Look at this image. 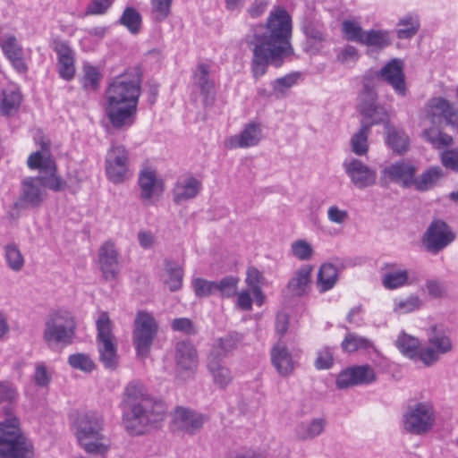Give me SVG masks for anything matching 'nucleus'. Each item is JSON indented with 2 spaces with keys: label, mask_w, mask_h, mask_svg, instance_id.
Returning a JSON list of instances; mask_svg holds the SVG:
<instances>
[{
  "label": "nucleus",
  "mask_w": 458,
  "mask_h": 458,
  "mask_svg": "<svg viewBox=\"0 0 458 458\" xmlns=\"http://www.w3.org/2000/svg\"><path fill=\"white\" fill-rule=\"evenodd\" d=\"M291 38L292 20L282 7L270 13L265 25L253 28L246 42L252 51L250 68L255 79L266 74L269 64L279 68L294 54Z\"/></svg>",
  "instance_id": "1"
},
{
  "label": "nucleus",
  "mask_w": 458,
  "mask_h": 458,
  "mask_svg": "<svg viewBox=\"0 0 458 458\" xmlns=\"http://www.w3.org/2000/svg\"><path fill=\"white\" fill-rule=\"evenodd\" d=\"M120 406L123 428L132 437L144 436L159 428L166 414L165 403L152 396L138 380L125 386Z\"/></svg>",
  "instance_id": "2"
},
{
  "label": "nucleus",
  "mask_w": 458,
  "mask_h": 458,
  "mask_svg": "<svg viewBox=\"0 0 458 458\" xmlns=\"http://www.w3.org/2000/svg\"><path fill=\"white\" fill-rule=\"evenodd\" d=\"M140 84L138 70L126 71L109 81L105 94L104 111L113 128L123 130L135 123Z\"/></svg>",
  "instance_id": "3"
},
{
  "label": "nucleus",
  "mask_w": 458,
  "mask_h": 458,
  "mask_svg": "<svg viewBox=\"0 0 458 458\" xmlns=\"http://www.w3.org/2000/svg\"><path fill=\"white\" fill-rule=\"evenodd\" d=\"M104 426L103 416L96 411H89L77 417L75 437L87 454L105 456L109 451L111 444L104 434Z\"/></svg>",
  "instance_id": "4"
},
{
  "label": "nucleus",
  "mask_w": 458,
  "mask_h": 458,
  "mask_svg": "<svg viewBox=\"0 0 458 458\" xmlns=\"http://www.w3.org/2000/svg\"><path fill=\"white\" fill-rule=\"evenodd\" d=\"M7 418L0 421V458H34L32 442L22 433L12 408H4Z\"/></svg>",
  "instance_id": "5"
},
{
  "label": "nucleus",
  "mask_w": 458,
  "mask_h": 458,
  "mask_svg": "<svg viewBox=\"0 0 458 458\" xmlns=\"http://www.w3.org/2000/svg\"><path fill=\"white\" fill-rule=\"evenodd\" d=\"M76 324L73 317L65 310H53L44 322L43 341L48 348L69 345L75 335Z\"/></svg>",
  "instance_id": "6"
},
{
  "label": "nucleus",
  "mask_w": 458,
  "mask_h": 458,
  "mask_svg": "<svg viewBox=\"0 0 458 458\" xmlns=\"http://www.w3.org/2000/svg\"><path fill=\"white\" fill-rule=\"evenodd\" d=\"M96 326L98 360L105 369L115 370L119 366V355L115 337L112 333V323L107 312L103 311L99 314Z\"/></svg>",
  "instance_id": "7"
},
{
  "label": "nucleus",
  "mask_w": 458,
  "mask_h": 458,
  "mask_svg": "<svg viewBox=\"0 0 458 458\" xmlns=\"http://www.w3.org/2000/svg\"><path fill=\"white\" fill-rule=\"evenodd\" d=\"M435 421V410L430 402L409 404L403 414V429L412 435L421 436L428 433Z\"/></svg>",
  "instance_id": "8"
},
{
  "label": "nucleus",
  "mask_w": 458,
  "mask_h": 458,
  "mask_svg": "<svg viewBox=\"0 0 458 458\" xmlns=\"http://www.w3.org/2000/svg\"><path fill=\"white\" fill-rule=\"evenodd\" d=\"M158 332V324L148 311L137 312L132 330V343L137 356L145 359L148 356L153 342Z\"/></svg>",
  "instance_id": "9"
},
{
  "label": "nucleus",
  "mask_w": 458,
  "mask_h": 458,
  "mask_svg": "<svg viewBox=\"0 0 458 458\" xmlns=\"http://www.w3.org/2000/svg\"><path fill=\"white\" fill-rule=\"evenodd\" d=\"M428 346L420 350L419 360L427 367H430L453 350L452 340L443 326L432 325L426 330Z\"/></svg>",
  "instance_id": "10"
},
{
  "label": "nucleus",
  "mask_w": 458,
  "mask_h": 458,
  "mask_svg": "<svg viewBox=\"0 0 458 458\" xmlns=\"http://www.w3.org/2000/svg\"><path fill=\"white\" fill-rule=\"evenodd\" d=\"M170 417V431L177 436H194L208 421V415L184 406H176Z\"/></svg>",
  "instance_id": "11"
},
{
  "label": "nucleus",
  "mask_w": 458,
  "mask_h": 458,
  "mask_svg": "<svg viewBox=\"0 0 458 458\" xmlns=\"http://www.w3.org/2000/svg\"><path fill=\"white\" fill-rule=\"evenodd\" d=\"M357 109L362 116L360 124L370 130L374 125L389 123L386 109L377 103V91L367 83L363 84Z\"/></svg>",
  "instance_id": "12"
},
{
  "label": "nucleus",
  "mask_w": 458,
  "mask_h": 458,
  "mask_svg": "<svg viewBox=\"0 0 458 458\" xmlns=\"http://www.w3.org/2000/svg\"><path fill=\"white\" fill-rule=\"evenodd\" d=\"M452 228L441 219H434L422 235V244L431 254H437L455 240Z\"/></svg>",
  "instance_id": "13"
},
{
  "label": "nucleus",
  "mask_w": 458,
  "mask_h": 458,
  "mask_svg": "<svg viewBox=\"0 0 458 458\" xmlns=\"http://www.w3.org/2000/svg\"><path fill=\"white\" fill-rule=\"evenodd\" d=\"M106 174L114 184L123 182L129 170V154L123 145H113L107 151L105 161Z\"/></svg>",
  "instance_id": "14"
},
{
  "label": "nucleus",
  "mask_w": 458,
  "mask_h": 458,
  "mask_svg": "<svg viewBox=\"0 0 458 458\" xmlns=\"http://www.w3.org/2000/svg\"><path fill=\"white\" fill-rule=\"evenodd\" d=\"M375 76L391 86L398 96L405 97L407 95L408 89L402 59H391L379 71L376 72Z\"/></svg>",
  "instance_id": "15"
},
{
  "label": "nucleus",
  "mask_w": 458,
  "mask_h": 458,
  "mask_svg": "<svg viewBox=\"0 0 458 458\" xmlns=\"http://www.w3.org/2000/svg\"><path fill=\"white\" fill-rule=\"evenodd\" d=\"M376 378V373L369 365L352 366L338 374L335 385L338 389H346L354 386L369 385Z\"/></svg>",
  "instance_id": "16"
},
{
  "label": "nucleus",
  "mask_w": 458,
  "mask_h": 458,
  "mask_svg": "<svg viewBox=\"0 0 458 458\" xmlns=\"http://www.w3.org/2000/svg\"><path fill=\"white\" fill-rule=\"evenodd\" d=\"M343 167L352 183L359 189H365L376 183L377 172L356 157L345 159Z\"/></svg>",
  "instance_id": "17"
},
{
  "label": "nucleus",
  "mask_w": 458,
  "mask_h": 458,
  "mask_svg": "<svg viewBox=\"0 0 458 458\" xmlns=\"http://www.w3.org/2000/svg\"><path fill=\"white\" fill-rule=\"evenodd\" d=\"M46 198V192L36 177H26L21 184V193L14 207L20 209L35 208L41 206Z\"/></svg>",
  "instance_id": "18"
},
{
  "label": "nucleus",
  "mask_w": 458,
  "mask_h": 458,
  "mask_svg": "<svg viewBox=\"0 0 458 458\" xmlns=\"http://www.w3.org/2000/svg\"><path fill=\"white\" fill-rule=\"evenodd\" d=\"M210 67L200 63L197 65L192 75V85L202 96L205 106H212L216 101V90L214 81L209 77Z\"/></svg>",
  "instance_id": "19"
},
{
  "label": "nucleus",
  "mask_w": 458,
  "mask_h": 458,
  "mask_svg": "<svg viewBox=\"0 0 458 458\" xmlns=\"http://www.w3.org/2000/svg\"><path fill=\"white\" fill-rule=\"evenodd\" d=\"M119 254L114 243L111 241L104 242L98 250V265L102 276L106 281L117 278L120 272Z\"/></svg>",
  "instance_id": "20"
},
{
  "label": "nucleus",
  "mask_w": 458,
  "mask_h": 458,
  "mask_svg": "<svg viewBox=\"0 0 458 458\" xmlns=\"http://www.w3.org/2000/svg\"><path fill=\"white\" fill-rule=\"evenodd\" d=\"M417 169L407 160H399L386 166L381 174L382 179L387 178L393 182L400 183L403 187L413 186Z\"/></svg>",
  "instance_id": "21"
},
{
  "label": "nucleus",
  "mask_w": 458,
  "mask_h": 458,
  "mask_svg": "<svg viewBox=\"0 0 458 458\" xmlns=\"http://www.w3.org/2000/svg\"><path fill=\"white\" fill-rule=\"evenodd\" d=\"M175 369L179 376L191 373L198 364V353L189 341H180L174 347Z\"/></svg>",
  "instance_id": "22"
},
{
  "label": "nucleus",
  "mask_w": 458,
  "mask_h": 458,
  "mask_svg": "<svg viewBox=\"0 0 458 458\" xmlns=\"http://www.w3.org/2000/svg\"><path fill=\"white\" fill-rule=\"evenodd\" d=\"M202 189V183L199 180L191 174L181 177L175 182L172 194L173 201L179 205L196 198Z\"/></svg>",
  "instance_id": "23"
},
{
  "label": "nucleus",
  "mask_w": 458,
  "mask_h": 458,
  "mask_svg": "<svg viewBox=\"0 0 458 458\" xmlns=\"http://www.w3.org/2000/svg\"><path fill=\"white\" fill-rule=\"evenodd\" d=\"M262 139V131L258 123H249L243 130L225 141L228 148H246L257 146Z\"/></svg>",
  "instance_id": "24"
},
{
  "label": "nucleus",
  "mask_w": 458,
  "mask_h": 458,
  "mask_svg": "<svg viewBox=\"0 0 458 458\" xmlns=\"http://www.w3.org/2000/svg\"><path fill=\"white\" fill-rule=\"evenodd\" d=\"M243 340V335L237 332H230L223 337L216 339L212 344L208 358L223 360L232 352L236 350Z\"/></svg>",
  "instance_id": "25"
},
{
  "label": "nucleus",
  "mask_w": 458,
  "mask_h": 458,
  "mask_svg": "<svg viewBox=\"0 0 458 458\" xmlns=\"http://www.w3.org/2000/svg\"><path fill=\"white\" fill-rule=\"evenodd\" d=\"M58 57V72L62 79L70 81L74 77V54L66 42L56 41L54 47Z\"/></svg>",
  "instance_id": "26"
},
{
  "label": "nucleus",
  "mask_w": 458,
  "mask_h": 458,
  "mask_svg": "<svg viewBox=\"0 0 458 458\" xmlns=\"http://www.w3.org/2000/svg\"><path fill=\"white\" fill-rule=\"evenodd\" d=\"M271 362L277 373L288 377L294 370V362L288 348L283 343H277L270 352Z\"/></svg>",
  "instance_id": "27"
},
{
  "label": "nucleus",
  "mask_w": 458,
  "mask_h": 458,
  "mask_svg": "<svg viewBox=\"0 0 458 458\" xmlns=\"http://www.w3.org/2000/svg\"><path fill=\"white\" fill-rule=\"evenodd\" d=\"M138 184L140 190V199L144 204H149L162 182L157 179L155 170L145 167L139 174Z\"/></svg>",
  "instance_id": "28"
},
{
  "label": "nucleus",
  "mask_w": 458,
  "mask_h": 458,
  "mask_svg": "<svg viewBox=\"0 0 458 458\" xmlns=\"http://www.w3.org/2000/svg\"><path fill=\"white\" fill-rule=\"evenodd\" d=\"M312 267L303 265L297 269L286 285L289 295L301 297L307 293V289L311 282Z\"/></svg>",
  "instance_id": "29"
},
{
  "label": "nucleus",
  "mask_w": 458,
  "mask_h": 458,
  "mask_svg": "<svg viewBox=\"0 0 458 458\" xmlns=\"http://www.w3.org/2000/svg\"><path fill=\"white\" fill-rule=\"evenodd\" d=\"M4 55L19 72H25L27 66L23 60V51L14 36H7L0 42Z\"/></svg>",
  "instance_id": "30"
},
{
  "label": "nucleus",
  "mask_w": 458,
  "mask_h": 458,
  "mask_svg": "<svg viewBox=\"0 0 458 458\" xmlns=\"http://www.w3.org/2000/svg\"><path fill=\"white\" fill-rule=\"evenodd\" d=\"M386 143L393 152L402 155L408 151L410 140L404 131L397 129L390 123L385 124Z\"/></svg>",
  "instance_id": "31"
},
{
  "label": "nucleus",
  "mask_w": 458,
  "mask_h": 458,
  "mask_svg": "<svg viewBox=\"0 0 458 458\" xmlns=\"http://www.w3.org/2000/svg\"><path fill=\"white\" fill-rule=\"evenodd\" d=\"M445 176L442 167L429 166L419 176H415L413 186L419 191H427L432 189Z\"/></svg>",
  "instance_id": "32"
},
{
  "label": "nucleus",
  "mask_w": 458,
  "mask_h": 458,
  "mask_svg": "<svg viewBox=\"0 0 458 458\" xmlns=\"http://www.w3.org/2000/svg\"><path fill=\"white\" fill-rule=\"evenodd\" d=\"M207 368L213 377L214 383L225 389L233 380L231 370L223 363V360L207 358Z\"/></svg>",
  "instance_id": "33"
},
{
  "label": "nucleus",
  "mask_w": 458,
  "mask_h": 458,
  "mask_svg": "<svg viewBox=\"0 0 458 458\" xmlns=\"http://www.w3.org/2000/svg\"><path fill=\"white\" fill-rule=\"evenodd\" d=\"M163 282L171 292H176L182 286L183 270L176 262L165 259L164 261Z\"/></svg>",
  "instance_id": "34"
},
{
  "label": "nucleus",
  "mask_w": 458,
  "mask_h": 458,
  "mask_svg": "<svg viewBox=\"0 0 458 458\" xmlns=\"http://www.w3.org/2000/svg\"><path fill=\"white\" fill-rule=\"evenodd\" d=\"M451 104L450 101L442 97L428 99L425 106L426 118L431 123H436L441 120L444 121Z\"/></svg>",
  "instance_id": "35"
},
{
  "label": "nucleus",
  "mask_w": 458,
  "mask_h": 458,
  "mask_svg": "<svg viewBox=\"0 0 458 458\" xmlns=\"http://www.w3.org/2000/svg\"><path fill=\"white\" fill-rule=\"evenodd\" d=\"M386 269L387 271L382 276V284L385 288L394 290L410 284L407 270L395 268L394 264H386Z\"/></svg>",
  "instance_id": "36"
},
{
  "label": "nucleus",
  "mask_w": 458,
  "mask_h": 458,
  "mask_svg": "<svg viewBox=\"0 0 458 458\" xmlns=\"http://www.w3.org/2000/svg\"><path fill=\"white\" fill-rule=\"evenodd\" d=\"M338 280V271L336 267L331 263L321 265L317 279V285L320 293L331 290Z\"/></svg>",
  "instance_id": "37"
},
{
  "label": "nucleus",
  "mask_w": 458,
  "mask_h": 458,
  "mask_svg": "<svg viewBox=\"0 0 458 458\" xmlns=\"http://www.w3.org/2000/svg\"><path fill=\"white\" fill-rule=\"evenodd\" d=\"M420 340L417 337L410 335L404 332L401 333L395 341L398 350L407 358L419 360Z\"/></svg>",
  "instance_id": "38"
},
{
  "label": "nucleus",
  "mask_w": 458,
  "mask_h": 458,
  "mask_svg": "<svg viewBox=\"0 0 458 458\" xmlns=\"http://www.w3.org/2000/svg\"><path fill=\"white\" fill-rule=\"evenodd\" d=\"M370 131L367 125L360 124L359 130L352 136L350 147L352 152L356 156L362 157L368 154Z\"/></svg>",
  "instance_id": "39"
},
{
  "label": "nucleus",
  "mask_w": 458,
  "mask_h": 458,
  "mask_svg": "<svg viewBox=\"0 0 458 458\" xmlns=\"http://www.w3.org/2000/svg\"><path fill=\"white\" fill-rule=\"evenodd\" d=\"M326 420L322 418L313 419L310 422H301L296 427V434L300 439H312L319 436L325 429Z\"/></svg>",
  "instance_id": "40"
},
{
  "label": "nucleus",
  "mask_w": 458,
  "mask_h": 458,
  "mask_svg": "<svg viewBox=\"0 0 458 458\" xmlns=\"http://www.w3.org/2000/svg\"><path fill=\"white\" fill-rule=\"evenodd\" d=\"M341 347L345 352H353L356 351H369L374 349V344L369 338L354 333H348L343 340Z\"/></svg>",
  "instance_id": "41"
},
{
  "label": "nucleus",
  "mask_w": 458,
  "mask_h": 458,
  "mask_svg": "<svg viewBox=\"0 0 458 458\" xmlns=\"http://www.w3.org/2000/svg\"><path fill=\"white\" fill-rule=\"evenodd\" d=\"M117 22L125 27L131 34L136 35L140 30L142 17L134 7L127 6Z\"/></svg>",
  "instance_id": "42"
},
{
  "label": "nucleus",
  "mask_w": 458,
  "mask_h": 458,
  "mask_svg": "<svg viewBox=\"0 0 458 458\" xmlns=\"http://www.w3.org/2000/svg\"><path fill=\"white\" fill-rule=\"evenodd\" d=\"M396 36L400 39H409L417 34L420 29V21L417 15L408 14L399 20Z\"/></svg>",
  "instance_id": "43"
},
{
  "label": "nucleus",
  "mask_w": 458,
  "mask_h": 458,
  "mask_svg": "<svg viewBox=\"0 0 458 458\" xmlns=\"http://www.w3.org/2000/svg\"><path fill=\"white\" fill-rule=\"evenodd\" d=\"M391 44L389 34L385 30H370L364 34L361 45L382 50Z\"/></svg>",
  "instance_id": "44"
},
{
  "label": "nucleus",
  "mask_w": 458,
  "mask_h": 458,
  "mask_svg": "<svg viewBox=\"0 0 458 458\" xmlns=\"http://www.w3.org/2000/svg\"><path fill=\"white\" fill-rule=\"evenodd\" d=\"M301 30L307 38L309 44L321 43L326 40L324 26L318 21L306 20Z\"/></svg>",
  "instance_id": "45"
},
{
  "label": "nucleus",
  "mask_w": 458,
  "mask_h": 458,
  "mask_svg": "<svg viewBox=\"0 0 458 458\" xmlns=\"http://www.w3.org/2000/svg\"><path fill=\"white\" fill-rule=\"evenodd\" d=\"M240 278L234 276H227L219 281H216V293L222 298H232L237 294Z\"/></svg>",
  "instance_id": "46"
},
{
  "label": "nucleus",
  "mask_w": 458,
  "mask_h": 458,
  "mask_svg": "<svg viewBox=\"0 0 458 458\" xmlns=\"http://www.w3.org/2000/svg\"><path fill=\"white\" fill-rule=\"evenodd\" d=\"M21 101V96L16 90H4L3 91L2 98H0V111L4 115H9L13 111H16Z\"/></svg>",
  "instance_id": "47"
},
{
  "label": "nucleus",
  "mask_w": 458,
  "mask_h": 458,
  "mask_svg": "<svg viewBox=\"0 0 458 458\" xmlns=\"http://www.w3.org/2000/svg\"><path fill=\"white\" fill-rule=\"evenodd\" d=\"M4 258L9 268L18 272L21 270L24 265L23 256L15 243H9L4 246Z\"/></svg>",
  "instance_id": "48"
},
{
  "label": "nucleus",
  "mask_w": 458,
  "mask_h": 458,
  "mask_svg": "<svg viewBox=\"0 0 458 458\" xmlns=\"http://www.w3.org/2000/svg\"><path fill=\"white\" fill-rule=\"evenodd\" d=\"M299 77V72H293L273 81L271 86L275 96L277 98L284 97L286 91L296 84Z\"/></svg>",
  "instance_id": "49"
},
{
  "label": "nucleus",
  "mask_w": 458,
  "mask_h": 458,
  "mask_svg": "<svg viewBox=\"0 0 458 458\" xmlns=\"http://www.w3.org/2000/svg\"><path fill=\"white\" fill-rule=\"evenodd\" d=\"M48 174L37 176L39 184L42 187L48 188L53 191H60L66 186V182L59 176L56 175V167L53 170L46 171Z\"/></svg>",
  "instance_id": "50"
},
{
  "label": "nucleus",
  "mask_w": 458,
  "mask_h": 458,
  "mask_svg": "<svg viewBox=\"0 0 458 458\" xmlns=\"http://www.w3.org/2000/svg\"><path fill=\"white\" fill-rule=\"evenodd\" d=\"M191 285L199 298L208 297L216 293V281H208L200 277L193 278Z\"/></svg>",
  "instance_id": "51"
},
{
  "label": "nucleus",
  "mask_w": 458,
  "mask_h": 458,
  "mask_svg": "<svg viewBox=\"0 0 458 458\" xmlns=\"http://www.w3.org/2000/svg\"><path fill=\"white\" fill-rule=\"evenodd\" d=\"M342 26L346 40L361 44L366 31L358 23L352 21H344Z\"/></svg>",
  "instance_id": "52"
},
{
  "label": "nucleus",
  "mask_w": 458,
  "mask_h": 458,
  "mask_svg": "<svg viewBox=\"0 0 458 458\" xmlns=\"http://www.w3.org/2000/svg\"><path fill=\"white\" fill-rule=\"evenodd\" d=\"M68 363L72 368L84 372H91L95 368L94 361L85 353L70 355Z\"/></svg>",
  "instance_id": "53"
},
{
  "label": "nucleus",
  "mask_w": 458,
  "mask_h": 458,
  "mask_svg": "<svg viewBox=\"0 0 458 458\" xmlns=\"http://www.w3.org/2000/svg\"><path fill=\"white\" fill-rule=\"evenodd\" d=\"M27 164L30 169H40L44 171L55 169V165L53 160L49 157H45L39 151L30 154Z\"/></svg>",
  "instance_id": "54"
},
{
  "label": "nucleus",
  "mask_w": 458,
  "mask_h": 458,
  "mask_svg": "<svg viewBox=\"0 0 458 458\" xmlns=\"http://www.w3.org/2000/svg\"><path fill=\"white\" fill-rule=\"evenodd\" d=\"M173 0H151L153 18L156 21H165L171 10Z\"/></svg>",
  "instance_id": "55"
},
{
  "label": "nucleus",
  "mask_w": 458,
  "mask_h": 458,
  "mask_svg": "<svg viewBox=\"0 0 458 458\" xmlns=\"http://www.w3.org/2000/svg\"><path fill=\"white\" fill-rule=\"evenodd\" d=\"M83 72L84 74L81 79L83 88L96 90L98 87L100 77L98 71L92 65H85Z\"/></svg>",
  "instance_id": "56"
},
{
  "label": "nucleus",
  "mask_w": 458,
  "mask_h": 458,
  "mask_svg": "<svg viewBox=\"0 0 458 458\" xmlns=\"http://www.w3.org/2000/svg\"><path fill=\"white\" fill-rule=\"evenodd\" d=\"M292 253L300 260H308L311 258L313 249L305 240H297L292 243Z\"/></svg>",
  "instance_id": "57"
},
{
  "label": "nucleus",
  "mask_w": 458,
  "mask_h": 458,
  "mask_svg": "<svg viewBox=\"0 0 458 458\" xmlns=\"http://www.w3.org/2000/svg\"><path fill=\"white\" fill-rule=\"evenodd\" d=\"M420 306V301L418 296L411 295L406 299L394 300V310H399L403 313H408L418 310Z\"/></svg>",
  "instance_id": "58"
},
{
  "label": "nucleus",
  "mask_w": 458,
  "mask_h": 458,
  "mask_svg": "<svg viewBox=\"0 0 458 458\" xmlns=\"http://www.w3.org/2000/svg\"><path fill=\"white\" fill-rule=\"evenodd\" d=\"M440 161L445 168L458 174V148L443 151L440 155Z\"/></svg>",
  "instance_id": "59"
},
{
  "label": "nucleus",
  "mask_w": 458,
  "mask_h": 458,
  "mask_svg": "<svg viewBox=\"0 0 458 458\" xmlns=\"http://www.w3.org/2000/svg\"><path fill=\"white\" fill-rule=\"evenodd\" d=\"M334 364L333 352L329 347H323L318 352V356L314 361L317 369H328Z\"/></svg>",
  "instance_id": "60"
},
{
  "label": "nucleus",
  "mask_w": 458,
  "mask_h": 458,
  "mask_svg": "<svg viewBox=\"0 0 458 458\" xmlns=\"http://www.w3.org/2000/svg\"><path fill=\"white\" fill-rule=\"evenodd\" d=\"M33 381L36 386L39 387H47L51 382V375L48 373L46 366L43 363L36 365L35 372L33 375Z\"/></svg>",
  "instance_id": "61"
},
{
  "label": "nucleus",
  "mask_w": 458,
  "mask_h": 458,
  "mask_svg": "<svg viewBox=\"0 0 458 458\" xmlns=\"http://www.w3.org/2000/svg\"><path fill=\"white\" fill-rule=\"evenodd\" d=\"M171 327L174 331L182 332L186 335L196 334L192 321L187 318H174L172 321Z\"/></svg>",
  "instance_id": "62"
},
{
  "label": "nucleus",
  "mask_w": 458,
  "mask_h": 458,
  "mask_svg": "<svg viewBox=\"0 0 458 458\" xmlns=\"http://www.w3.org/2000/svg\"><path fill=\"white\" fill-rule=\"evenodd\" d=\"M112 4V0H92L87 6V14H104Z\"/></svg>",
  "instance_id": "63"
},
{
  "label": "nucleus",
  "mask_w": 458,
  "mask_h": 458,
  "mask_svg": "<svg viewBox=\"0 0 458 458\" xmlns=\"http://www.w3.org/2000/svg\"><path fill=\"white\" fill-rule=\"evenodd\" d=\"M262 280V274L256 267H248L245 282L251 290L256 287H261Z\"/></svg>",
  "instance_id": "64"
}]
</instances>
